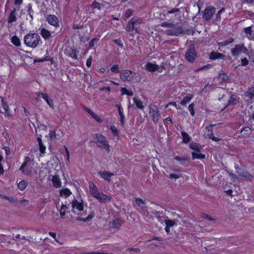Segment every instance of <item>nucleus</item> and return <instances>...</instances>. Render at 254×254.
<instances>
[{"instance_id": "obj_1", "label": "nucleus", "mask_w": 254, "mask_h": 254, "mask_svg": "<svg viewBox=\"0 0 254 254\" xmlns=\"http://www.w3.org/2000/svg\"><path fill=\"white\" fill-rule=\"evenodd\" d=\"M179 11L178 8H173L170 10L160 9V20H165L160 23V26L170 28L165 31V33L169 36H178L184 33L183 28L181 26H176L173 22L174 16L172 14Z\"/></svg>"}, {"instance_id": "obj_2", "label": "nucleus", "mask_w": 254, "mask_h": 254, "mask_svg": "<svg viewBox=\"0 0 254 254\" xmlns=\"http://www.w3.org/2000/svg\"><path fill=\"white\" fill-rule=\"evenodd\" d=\"M179 11L178 8H173L170 10L160 9V20H165L160 23V26L170 28L165 31V33L169 36H178L184 33L183 28L181 26H176L173 22L174 16L172 14Z\"/></svg>"}, {"instance_id": "obj_3", "label": "nucleus", "mask_w": 254, "mask_h": 254, "mask_svg": "<svg viewBox=\"0 0 254 254\" xmlns=\"http://www.w3.org/2000/svg\"><path fill=\"white\" fill-rule=\"evenodd\" d=\"M143 20L141 18L137 16L133 17L129 19L127 24V31L133 37L135 34L139 33V30L136 26L141 24Z\"/></svg>"}, {"instance_id": "obj_4", "label": "nucleus", "mask_w": 254, "mask_h": 254, "mask_svg": "<svg viewBox=\"0 0 254 254\" xmlns=\"http://www.w3.org/2000/svg\"><path fill=\"white\" fill-rule=\"evenodd\" d=\"M93 138L94 139V143L98 147L104 149L107 153L110 152V146L107 138L104 135L100 133H95L94 135Z\"/></svg>"}, {"instance_id": "obj_5", "label": "nucleus", "mask_w": 254, "mask_h": 254, "mask_svg": "<svg viewBox=\"0 0 254 254\" xmlns=\"http://www.w3.org/2000/svg\"><path fill=\"white\" fill-rule=\"evenodd\" d=\"M41 40L40 36L35 33H29L24 38L25 45L29 47L35 48L39 45Z\"/></svg>"}, {"instance_id": "obj_6", "label": "nucleus", "mask_w": 254, "mask_h": 254, "mask_svg": "<svg viewBox=\"0 0 254 254\" xmlns=\"http://www.w3.org/2000/svg\"><path fill=\"white\" fill-rule=\"evenodd\" d=\"M120 76L124 81L135 83L140 81V79L137 77L136 73L129 69L122 70L120 72Z\"/></svg>"}, {"instance_id": "obj_7", "label": "nucleus", "mask_w": 254, "mask_h": 254, "mask_svg": "<svg viewBox=\"0 0 254 254\" xmlns=\"http://www.w3.org/2000/svg\"><path fill=\"white\" fill-rule=\"evenodd\" d=\"M231 52L232 55L236 57H239L242 53L245 54L249 53L248 49L244 43L236 45L235 47L231 49Z\"/></svg>"}, {"instance_id": "obj_8", "label": "nucleus", "mask_w": 254, "mask_h": 254, "mask_svg": "<svg viewBox=\"0 0 254 254\" xmlns=\"http://www.w3.org/2000/svg\"><path fill=\"white\" fill-rule=\"evenodd\" d=\"M0 113L4 114L5 116L11 117L9 106L7 102L4 101V98L0 96Z\"/></svg>"}, {"instance_id": "obj_9", "label": "nucleus", "mask_w": 254, "mask_h": 254, "mask_svg": "<svg viewBox=\"0 0 254 254\" xmlns=\"http://www.w3.org/2000/svg\"><path fill=\"white\" fill-rule=\"evenodd\" d=\"M64 54L73 60H78V51L73 47L67 46L64 50Z\"/></svg>"}, {"instance_id": "obj_10", "label": "nucleus", "mask_w": 254, "mask_h": 254, "mask_svg": "<svg viewBox=\"0 0 254 254\" xmlns=\"http://www.w3.org/2000/svg\"><path fill=\"white\" fill-rule=\"evenodd\" d=\"M149 113L153 121L157 123L159 120V108L154 105H150Z\"/></svg>"}, {"instance_id": "obj_11", "label": "nucleus", "mask_w": 254, "mask_h": 254, "mask_svg": "<svg viewBox=\"0 0 254 254\" xmlns=\"http://www.w3.org/2000/svg\"><path fill=\"white\" fill-rule=\"evenodd\" d=\"M215 12V8L213 6L207 7L204 11L202 18L206 20H210Z\"/></svg>"}, {"instance_id": "obj_12", "label": "nucleus", "mask_w": 254, "mask_h": 254, "mask_svg": "<svg viewBox=\"0 0 254 254\" xmlns=\"http://www.w3.org/2000/svg\"><path fill=\"white\" fill-rule=\"evenodd\" d=\"M72 211L74 212V209H77L79 211H82L83 210L84 205L82 200L79 202L77 199L74 198L71 203Z\"/></svg>"}, {"instance_id": "obj_13", "label": "nucleus", "mask_w": 254, "mask_h": 254, "mask_svg": "<svg viewBox=\"0 0 254 254\" xmlns=\"http://www.w3.org/2000/svg\"><path fill=\"white\" fill-rule=\"evenodd\" d=\"M185 57L186 59L189 62H193L196 57V54L195 52L194 47H190L187 51Z\"/></svg>"}, {"instance_id": "obj_14", "label": "nucleus", "mask_w": 254, "mask_h": 254, "mask_svg": "<svg viewBox=\"0 0 254 254\" xmlns=\"http://www.w3.org/2000/svg\"><path fill=\"white\" fill-rule=\"evenodd\" d=\"M48 23L55 27L59 26V20L58 18L54 14H49L46 17Z\"/></svg>"}, {"instance_id": "obj_15", "label": "nucleus", "mask_w": 254, "mask_h": 254, "mask_svg": "<svg viewBox=\"0 0 254 254\" xmlns=\"http://www.w3.org/2000/svg\"><path fill=\"white\" fill-rule=\"evenodd\" d=\"M94 198L97 199L100 203H105L106 201H111L112 198L111 196L106 195L103 192L97 193Z\"/></svg>"}, {"instance_id": "obj_16", "label": "nucleus", "mask_w": 254, "mask_h": 254, "mask_svg": "<svg viewBox=\"0 0 254 254\" xmlns=\"http://www.w3.org/2000/svg\"><path fill=\"white\" fill-rule=\"evenodd\" d=\"M82 109L89 114L91 117L98 123H102L103 122V120L96 114H95L92 110L87 108L84 105L82 106Z\"/></svg>"}, {"instance_id": "obj_17", "label": "nucleus", "mask_w": 254, "mask_h": 254, "mask_svg": "<svg viewBox=\"0 0 254 254\" xmlns=\"http://www.w3.org/2000/svg\"><path fill=\"white\" fill-rule=\"evenodd\" d=\"M110 228L119 230L122 226V221L120 219L116 218L109 222Z\"/></svg>"}, {"instance_id": "obj_18", "label": "nucleus", "mask_w": 254, "mask_h": 254, "mask_svg": "<svg viewBox=\"0 0 254 254\" xmlns=\"http://www.w3.org/2000/svg\"><path fill=\"white\" fill-rule=\"evenodd\" d=\"M145 69L148 72H153L159 69V65L156 64L147 62L144 65Z\"/></svg>"}, {"instance_id": "obj_19", "label": "nucleus", "mask_w": 254, "mask_h": 254, "mask_svg": "<svg viewBox=\"0 0 254 254\" xmlns=\"http://www.w3.org/2000/svg\"><path fill=\"white\" fill-rule=\"evenodd\" d=\"M135 204L139 206L140 208L143 211V213L144 215H146V213H148V212L145 209V205L146 204L145 201L140 198L136 197L135 198Z\"/></svg>"}, {"instance_id": "obj_20", "label": "nucleus", "mask_w": 254, "mask_h": 254, "mask_svg": "<svg viewBox=\"0 0 254 254\" xmlns=\"http://www.w3.org/2000/svg\"><path fill=\"white\" fill-rule=\"evenodd\" d=\"M17 10L16 8H13V9L10 11V13L7 18V22L9 24H11L13 22H16L17 20Z\"/></svg>"}, {"instance_id": "obj_21", "label": "nucleus", "mask_w": 254, "mask_h": 254, "mask_svg": "<svg viewBox=\"0 0 254 254\" xmlns=\"http://www.w3.org/2000/svg\"><path fill=\"white\" fill-rule=\"evenodd\" d=\"M38 95L41 96V97L46 102L50 108L54 109V107L53 100L49 98L48 95L47 93L40 92Z\"/></svg>"}, {"instance_id": "obj_22", "label": "nucleus", "mask_w": 254, "mask_h": 254, "mask_svg": "<svg viewBox=\"0 0 254 254\" xmlns=\"http://www.w3.org/2000/svg\"><path fill=\"white\" fill-rule=\"evenodd\" d=\"M98 173L104 180L108 181V182H110L111 177L114 176L113 173L106 171H99Z\"/></svg>"}, {"instance_id": "obj_23", "label": "nucleus", "mask_w": 254, "mask_h": 254, "mask_svg": "<svg viewBox=\"0 0 254 254\" xmlns=\"http://www.w3.org/2000/svg\"><path fill=\"white\" fill-rule=\"evenodd\" d=\"M252 133L251 128L247 126L243 127L241 130L240 132V136L243 138H248Z\"/></svg>"}, {"instance_id": "obj_24", "label": "nucleus", "mask_w": 254, "mask_h": 254, "mask_svg": "<svg viewBox=\"0 0 254 254\" xmlns=\"http://www.w3.org/2000/svg\"><path fill=\"white\" fill-rule=\"evenodd\" d=\"M40 34L45 40H48L51 37V32L45 28L40 29Z\"/></svg>"}, {"instance_id": "obj_25", "label": "nucleus", "mask_w": 254, "mask_h": 254, "mask_svg": "<svg viewBox=\"0 0 254 254\" xmlns=\"http://www.w3.org/2000/svg\"><path fill=\"white\" fill-rule=\"evenodd\" d=\"M89 188L90 192L93 197L100 192L98 191L96 186L92 182H89Z\"/></svg>"}, {"instance_id": "obj_26", "label": "nucleus", "mask_w": 254, "mask_h": 254, "mask_svg": "<svg viewBox=\"0 0 254 254\" xmlns=\"http://www.w3.org/2000/svg\"><path fill=\"white\" fill-rule=\"evenodd\" d=\"M225 58V55L215 52H212L209 55V58L212 60H215L219 59H224Z\"/></svg>"}, {"instance_id": "obj_27", "label": "nucleus", "mask_w": 254, "mask_h": 254, "mask_svg": "<svg viewBox=\"0 0 254 254\" xmlns=\"http://www.w3.org/2000/svg\"><path fill=\"white\" fill-rule=\"evenodd\" d=\"M52 181L53 186L56 188H60L62 187V182L59 176H53L52 179Z\"/></svg>"}, {"instance_id": "obj_28", "label": "nucleus", "mask_w": 254, "mask_h": 254, "mask_svg": "<svg viewBox=\"0 0 254 254\" xmlns=\"http://www.w3.org/2000/svg\"><path fill=\"white\" fill-rule=\"evenodd\" d=\"M94 214H95V213H94V211H92L90 212V213L88 215V216L87 217L82 218V217H77L76 218V220H78V221L83 222L89 221L93 219V218L94 216Z\"/></svg>"}, {"instance_id": "obj_29", "label": "nucleus", "mask_w": 254, "mask_h": 254, "mask_svg": "<svg viewBox=\"0 0 254 254\" xmlns=\"http://www.w3.org/2000/svg\"><path fill=\"white\" fill-rule=\"evenodd\" d=\"M71 193V191L67 188L63 189L60 192L61 196H64L65 198L69 196Z\"/></svg>"}, {"instance_id": "obj_30", "label": "nucleus", "mask_w": 254, "mask_h": 254, "mask_svg": "<svg viewBox=\"0 0 254 254\" xmlns=\"http://www.w3.org/2000/svg\"><path fill=\"white\" fill-rule=\"evenodd\" d=\"M234 41V39L232 38H230L225 41L222 42H217V45L222 47H225L229 44L232 43Z\"/></svg>"}, {"instance_id": "obj_31", "label": "nucleus", "mask_w": 254, "mask_h": 254, "mask_svg": "<svg viewBox=\"0 0 254 254\" xmlns=\"http://www.w3.org/2000/svg\"><path fill=\"white\" fill-rule=\"evenodd\" d=\"M181 135L183 137V142L184 143H188L191 140V137L189 134L184 131H181Z\"/></svg>"}, {"instance_id": "obj_32", "label": "nucleus", "mask_w": 254, "mask_h": 254, "mask_svg": "<svg viewBox=\"0 0 254 254\" xmlns=\"http://www.w3.org/2000/svg\"><path fill=\"white\" fill-rule=\"evenodd\" d=\"M11 42L16 47H19L21 45L20 40L19 38L16 35H14L11 37Z\"/></svg>"}, {"instance_id": "obj_33", "label": "nucleus", "mask_w": 254, "mask_h": 254, "mask_svg": "<svg viewBox=\"0 0 254 254\" xmlns=\"http://www.w3.org/2000/svg\"><path fill=\"white\" fill-rule=\"evenodd\" d=\"M133 101L137 108L140 110L143 109L144 106L143 105V102L140 100H138L134 97L133 99Z\"/></svg>"}, {"instance_id": "obj_34", "label": "nucleus", "mask_w": 254, "mask_h": 254, "mask_svg": "<svg viewBox=\"0 0 254 254\" xmlns=\"http://www.w3.org/2000/svg\"><path fill=\"white\" fill-rule=\"evenodd\" d=\"M189 146L190 148L194 151L197 152H200L201 151V146L198 145L196 143H191Z\"/></svg>"}, {"instance_id": "obj_35", "label": "nucleus", "mask_w": 254, "mask_h": 254, "mask_svg": "<svg viewBox=\"0 0 254 254\" xmlns=\"http://www.w3.org/2000/svg\"><path fill=\"white\" fill-rule=\"evenodd\" d=\"M28 186V183L26 181L22 180L18 184V188L20 190H24Z\"/></svg>"}, {"instance_id": "obj_36", "label": "nucleus", "mask_w": 254, "mask_h": 254, "mask_svg": "<svg viewBox=\"0 0 254 254\" xmlns=\"http://www.w3.org/2000/svg\"><path fill=\"white\" fill-rule=\"evenodd\" d=\"M191 155L192 160H195L196 159H203L205 157V155L204 154L196 153L194 152H192Z\"/></svg>"}, {"instance_id": "obj_37", "label": "nucleus", "mask_w": 254, "mask_h": 254, "mask_svg": "<svg viewBox=\"0 0 254 254\" xmlns=\"http://www.w3.org/2000/svg\"><path fill=\"white\" fill-rule=\"evenodd\" d=\"M246 96L252 99L254 96V87H249L245 93Z\"/></svg>"}, {"instance_id": "obj_38", "label": "nucleus", "mask_w": 254, "mask_h": 254, "mask_svg": "<svg viewBox=\"0 0 254 254\" xmlns=\"http://www.w3.org/2000/svg\"><path fill=\"white\" fill-rule=\"evenodd\" d=\"M121 92L122 95H127L129 96H132L133 95V93L131 90H128L125 87H122L121 88Z\"/></svg>"}, {"instance_id": "obj_39", "label": "nucleus", "mask_w": 254, "mask_h": 254, "mask_svg": "<svg viewBox=\"0 0 254 254\" xmlns=\"http://www.w3.org/2000/svg\"><path fill=\"white\" fill-rule=\"evenodd\" d=\"M67 209V207L65 205L62 204L61 209L60 210V214L62 218H64Z\"/></svg>"}, {"instance_id": "obj_40", "label": "nucleus", "mask_w": 254, "mask_h": 254, "mask_svg": "<svg viewBox=\"0 0 254 254\" xmlns=\"http://www.w3.org/2000/svg\"><path fill=\"white\" fill-rule=\"evenodd\" d=\"M27 163L24 161L19 168V171H20L24 175H28L30 173L29 171H28L25 169V168L27 166Z\"/></svg>"}, {"instance_id": "obj_41", "label": "nucleus", "mask_w": 254, "mask_h": 254, "mask_svg": "<svg viewBox=\"0 0 254 254\" xmlns=\"http://www.w3.org/2000/svg\"><path fill=\"white\" fill-rule=\"evenodd\" d=\"M225 11V8L224 7H222L216 13L215 15V19L217 21H220L221 19V14Z\"/></svg>"}, {"instance_id": "obj_42", "label": "nucleus", "mask_w": 254, "mask_h": 254, "mask_svg": "<svg viewBox=\"0 0 254 254\" xmlns=\"http://www.w3.org/2000/svg\"><path fill=\"white\" fill-rule=\"evenodd\" d=\"M110 130L112 132V133L114 136H118L119 134V132L117 127L114 126H111L110 128Z\"/></svg>"}, {"instance_id": "obj_43", "label": "nucleus", "mask_w": 254, "mask_h": 254, "mask_svg": "<svg viewBox=\"0 0 254 254\" xmlns=\"http://www.w3.org/2000/svg\"><path fill=\"white\" fill-rule=\"evenodd\" d=\"M207 136L210 139H211L213 141H219L221 140L219 138L217 137H215L213 133L212 130H210V133H206Z\"/></svg>"}, {"instance_id": "obj_44", "label": "nucleus", "mask_w": 254, "mask_h": 254, "mask_svg": "<svg viewBox=\"0 0 254 254\" xmlns=\"http://www.w3.org/2000/svg\"><path fill=\"white\" fill-rule=\"evenodd\" d=\"M27 12L29 16L33 19V13L34 12L32 9V5L31 3H29L27 6Z\"/></svg>"}, {"instance_id": "obj_45", "label": "nucleus", "mask_w": 254, "mask_h": 254, "mask_svg": "<svg viewBox=\"0 0 254 254\" xmlns=\"http://www.w3.org/2000/svg\"><path fill=\"white\" fill-rule=\"evenodd\" d=\"M192 97L189 96H186L184 97L182 101L180 102L182 106H185L187 103L190 102L191 99Z\"/></svg>"}, {"instance_id": "obj_46", "label": "nucleus", "mask_w": 254, "mask_h": 254, "mask_svg": "<svg viewBox=\"0 0 254 254\" xmlns=\"http://www.w3.org/2000/svg\"><path fill=\"white\" fill-rule=\"evenodd\" d=\"M91 6L93 9H97L98 10H101L102 8L101 4L96 1H94L91 5Z\"/></svg>"}, {"instance_id": "obj_47", "label": "nucleus", "mask_w": 254, "mask_h": 254, "mask_svg": "<svg viewBox=\"0 0 254 254\" xmlns=\"http://www.w3.org/2000/svg\"><path fill=\"white\" fill-rule=\"evenodd\" d=\"M110 70L112 72L115 73H119L120 72L119 66L118 64L113 65L110 68Z\"/></svg>"}, {"instance_id": "obj_48", "label": "nucleus", "mask_w": 254, "mask_h": 254, "mask_svg": "<svg viewBox=\"0 0 254 254\" xmlns=\"http://www.w3.org/2000/svg\"><path fill=\"white\" fill-rule=\"evenodd\" d=\"M242 176L246 178L247 180H251L253 178V176L247 171L243 172Z\"/></svg>"}, {"instance_id": "obj_49", "label": "nucleus", "mask_w": 254, "mask_h": 254, "mask_svg": "<svg viewBox=\"0 0 254 254\" xmlns=\"http://www.w3.org/2000/svg\"><path fill=\"white\" fill-rule=\"evenodd\" d=\"M189 111L190 112V114L191 115V116H194V114H195V112H194V104L193 103H191L189 106Z\"/></svg>"}, {"instance_id": "obj_50", "label": "nucleus", "mask_w": 254, "mask_h": 254, "mask_svg": "<svg viewBox=\"0 0 254 254\" xmlns=\"http://www.w3.org/2000/svg\"><path fill=\"white\" fill-rule=\"evenodd\" d=\"M133 12V10L131 9H127L125 13V16L126 18H128L131 16Z\"/></svg>"}, {"instance_id": "obj_51", "label": "nucleus", "mask_w": 254, "mask_h": 254, "mask_svg": "<svg viewBox=\"0 0 254 254\" xmlns=\"http://www.w3.org/2000/svg\"><path fill=\"white\" fill-rule=\"evenodd\" d=\"M49 136L51 140L55 139L57 136L56 131L54 130H50L49 133Z\"/></svg>"}, {"instance_id": "obj_52", "label": "nucleus", "mask_w": 254, "mask_h": 254, "mask_svg": "<svg viewBox=\"0 0 254 254\" xmlns=\"http://www.w3.org/2000/svg\"><path fill=\"white\" fill-rule=\"evenodd\" d=\"M113 41L117 45H118L120 47L123 48L124 47L123 42L120 39H114L113 40Z\"/></svg>"}, {"instance_id": "obj_53", "label": "nucleus", "mask_w": 254, "mask_h": 254, "mask_svg": "<svg viewBox=\"0 0 254 254\" xmlns=\"http://www.w3.org/2000/svg\"><path fill=\"white\" fill-rule=\"evenodd\" d=\"M98 40H99V39L97 38H94L92 39V40L89 42V48H92L93 47H94L95 42H97Z\"/></svg>"}, {"instance_id": "obj_54", "label": "nucleus", "mask_w": 254, "mask_h": 254, "mask_svg": "<svg viewBox=\"0 0 254 254\" xmlns=\"http://www.w3.org/2000/svg\"><path fill=\"white\" fill-rule=\"evenodd\" d=\"M175 159L178 161H186L189 160V158L188 157H180V156H177L175 157Z\"/></svg>"}, {"instance_id": "obj_55", "label": "nucleus", "mask_w": 254, "mask_h": 254, "mask_svg": "<svg viewBox=\"0 0 254 254\" xmlns=\"http://www.w3.org/2000/svg\"><path fill=\"white\" fill-rule=\"evenodd\" d=\"M165 223H166V225L169 227H171L172 226H173L175 223L174 222V221L173 220H166L165 221Z\"/></svg>"}, {"instance_id": "obj_56", "label": "nucleus", "mask_w": 254, "mask_h": 254, "mask_svg": "<svg viewBox=\"0 0 254 254\" xmlns=\"http://www.w3.org/2000/svg\"><path fill=\"white\" fill-rule=\"evenodd\" d=\"M64 150H65V152L66 153V161L67 162V163H69L70 162V160H69V152L67 149V148L66 147V146H64Z\"/></svg>"}, {"instance_id": "obj_57", "label": "nucleus", "mask_w": 254, "mask_h": 254, "mask_svg": "<svg viewBox=\"0 0 254 254\" xmlns=\"http://www.w3.org/2000/svg\"><path fill=\"white\" fill-rule=\"evenodd\" d=\"M52 61V59L49 56H46L43 59H40L39 60V62H49V61Z\"/></svg>"}, {"instance_id": "obj_58", "label": "nucleus", "mask_w": 254, "mask_h": 254, "mask_svg": "<svg viewBox=\"0 0 254 254\" xmlns=\"http://www.w3.org/2000/svg\"><path fill=\"white\" fill-rule=\"evenodd\" d=\"M39 151L41 154H44L45 153L46 147V146L43 144H40L39 145Z\"/></svg>"}, {"instance_id": "obj_59", "label": "nucleus", "mask_w": 254, "mask_h": 254, "mask_svg": "<svg viewBox=\"0 0 254 254\" xmlns=\"http://www.w3.org/2000/svg\"><path fill=\"white\" fill-rule=\"evenodd\" d=\"M249 64V61L246 58H244L241 60V65L242 66H247Z\"/></svg>"}, {"instance_id": "obj_60", "label": "nucleus", "mask_w": 254, "mask_h": 254, "mask_svg": "<svg viewBox=\"0 0 254 254\" xmlns=\"http://www.w3.org/2000/svg\"><path fill=\"white\" fill-rule=\"evenodd\" d=\"M92 60V57L90 56L86 61V65L87 67H90L91 65V62Z\"/></svg>"}, {"instance_id": "obj_61", "label": "nucleus", "mask_w": 254, "mask_h": 254, "mask_svg": "<svg viewBox=\"0 0 254 254\" xmlns=\"http://www.w3.org/2000/svg\"><path fill=\"white\" fill-rule=\"evenodd\" d=\"M211 67H212V65L210 64H207L203 65V66H201L200 67H199L198 68V70H201L203 69H208Z\"/></svg>"}, {"instance_id": "obj_62", "label": "nucleus", "mask_w": 254, "mask_h": 254, "mask_svg": "<svg viewBox=\"0 0 254 254\" xmlns=\"http://www.w3.org/2000/svg\"><path fill=\"white\" fill-rule=\"evenodd\" d=\"M244 32L247 34L251 35L252 33V30L251 27L249 26V27L245 28L244 29Z\"/></svg>"}, {"instance_id": "obj_63", "label": "nucleus", "mask_w": 254, "mask_h": 254, "mask_svg": "<svg viewBox=\"0 0 254 254\" xmlns=\"http://www.w3.org/2000/svg\"><path fill=\"white\" fill-rule=\"evenodd\" d=\"M23 0H14V5L19 8L20 5L23 3Z\"/></svg>"}, {"instance_id": "obj_64", "label": "nucleus", "mask_w": 254, "mask_h": 254, "mask_svg": "<svg viewBox=\"0 0 254 254\" xmlns=\"http://www.w3.org/2000/svg\"><path fill=\"white\" fill-rule=\"evenodd\" d=\"M126 251H128L129 252L133 251L135 253H139L140 252V249L138 248H130L127 249L126 250Z\"/></svg>"}]
</instances>
